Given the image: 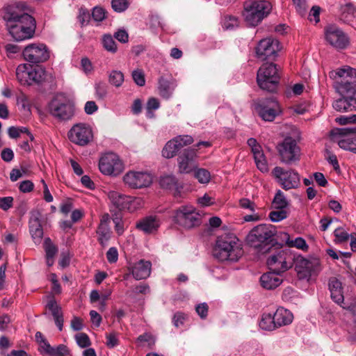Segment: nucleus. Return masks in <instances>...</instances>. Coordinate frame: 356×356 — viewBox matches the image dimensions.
<instances>
[{"label":"nucleus","instance_id":"f03ea898","mask_svg":"<svg viewBox=\"0 0 356 356\" xmlns=\"http://www.w3.org/2000/svg\"><path fill=\"white\" fill-rule=\"evenodd\" d=\"M330 77L334 80V88L341 97H355L356 94V70L338 69L330 72Z\"/></svg>","mask_w":356,"mask_h":356},{"label":"nucleus","instance_id":"6e6d98bb","mask_svg":"<svg viewBox=\"0 0 356 356\" xmlns=\"http://www.w3.org/2000/svg\"><path fill=\"white\" fill-rule=\"evenodd\" d=\"M106 12L103 8L96 6L92 10V17L95 21L102 22L106 18Z\"/></svg>","mask_w":356,"mask_h":356},{"label":"nucleus","instance_id":"2f4dec72","mask_svg":"<svg viewBox=\"0 0 356 356\" xmlns=\"http://www.w3.org/2000/svg\"><path fill=\"white\" fill-rule=\"evenodd\" d=\"M159 225L156 218L153 216H147L138 221L136 227L145 233H151L156 230Z\"/></svg>","mask_w":356,"mask_h":356},{"label":"nucleus","instance_id":"4c0bfd02","mask_svg":"<svg viewBox=\"0 0 356 356\" xmlns=\"http://www.w3.org/2000/svg\"><path fill=\"white\" fill-rule=\"evenodd\" d=\"M259 326L265 330H273L277 328L275 321H274V314H264L260 321Z\"/></svg>","mask_w":356,"mask_h":356},{"label":"nucleus","instance_id":"b1692460","mask_svg":"<svg viewBox=\"0 0 356 356\" xmlns=\"http://www.w3.org/2000/svg\"><path fill=\"white\" fill-rule=\"evenodd\" d=\"M110 216L108 213L104 214L101 219L100 223L97 229L98 234V241L102 246H105L111 237V229L109 227Z\"/></svg>","mask_w":356,"mask_h":356},{"label":"nucleus","instance_id":"bf43d9fd","mask_svg":"<svg viewBox=\"0 0 356 356\" xmlns=\"http://www.w3.org/2000/svg\"><path fill=\"white\" fill-rule=\"evenodd\" d=\"M13 197L10 196L0 197V209L3 211H8L13 207Z\"/></svg>","mask_w":356,"mask_h":356},{"label":"nucleus","instance_id":"ea45409f","mask_svg":"<svg viewBox=\"0 0 356 356\" xmlns=\"http://www.w3.org/2000/svg\"><path fill=\"white\" fill-rule=\"evenodd\" d=\"M49 280L51 283V293L49 296H53L54 297L56 295L60 294L62 292V288L57 275L55 273H51L49 275Z\"/></svg>","mask_w":356,"mask_h":356},{"label":"nucleus","instance_id":"4468645a","mask_svg":"<svg viewBox=\"0 0 356 356\" xmlns=\"http://www.w3.org/2000/svg\"><path fill=\"white\" fill-rule=\"evenodd\" d=\"M258 115L264 121L272 122L282 112L278 102L273 97L259 99L255 103Z\"/></svg>","mask_w":356,"mask_h":356},{"label":"nucleus","instance_id":"0e129e2a","mask_svg":"<svg viewBox=\"0 0 356 356\" xmlns=\"http://www.w3.org/2000/svg\"><path fill=\"white\" fill-rule=\"evenodd\" d=\"M335 121L341 125L356 123V115H351L350 116H341L337 118Z\"/></svg>","mask_w":356,"mask_h":356},{"label":"nucleus","instance_id":"9d476101","mask_svg":"<svg viewBox=\"0 0 356 356\" xmlns=\"http://www.w3.org/2000/svg\"><path fill=\"white\" fill-rule=\"evenodd\" d=\"M276 148L280 161L286 165H293L300 159V148L297 145L296 140L291 136L286 137L277 144Z\"/></svg>","mask_w":356,"mask_h":356},{"label":"nucleus","instance_id":"338daca9","mask_svg":"<svg viewBox=\"0 0 356 356\" xmlns=\"http://www.w3.org/2000/svg\"><path fill=\"white\" fill-rule=\"evenodd\" d=\"M106 346L112 348L118 344V339L117 334L115 332L109 333L106 334Z\"/></svg>","mask_w":356,"mask_h":356},{"label":"nucleus","instance_id":"2eb2a0df","mask_svg":"<svg viewBox=\"0 0 356 356\" xmlns=\"http://www.w3.org/2000/svg\"><path fill=\"white\" fill-rule=\"evenodd\" d=\"M99 168L104 175L117 176L123 171L124 165L117 154L107 153L100 159Z\"/></svg>","mask_w":356,"mask_h":356},{"label":"nucleus","instance_id":"c85d7f7f","mask_svg":"<svg viewBox=\"0 0 356 356\" xmlns=\"http://www.w3.org/2000/svg\"><path fill=\"white\" fill-rule=\"evenodd\" d=\"M177 86L175 81L163 76L159 79V93L164 99H169Z\"/></svg>","mask_w":356,"mask_h":356},{"label":"nucleus","instance_id":"f3484780","mask_svg":"<svg viewBox=\"0 0 356 356\" xmlns=\"http://www.w3.org/2000/svg\"><path fill=\"white\" fill-rule=\"evenodd\" d=\"M70 140L76 145L84 146L88 145L93 138L91 128L83 123L74 125L68 132Z\"/></svg>","mask_w":356,"mask_h":356},{"label":"nucleus","instance_id":"c9c22d12","mask_svg":"<svg viewBox=\"0 0 356 356\" xmlns=\"http://www.w3.org/2000/svg\"><path fill=\"white\" fill-rule=\"evenodd\" d=\"M46 353L51 356H66L70 355V350L65 345L60 344L56 348H54L46 342Z\"/></svg>","mask_w":356,"mask_h":356},{"label":"nucleus","instance_id":"e433bc0d","mask_svg":"<svg viewBox=\"0 0 356 356\" xmlns=\"http://www.w3.org/2000/svg\"><path fill=\"white\" fill-rule=\"evenodd\" d=\"M159 184L163 188L177 191L178 183L176 177L173 175H164L160 178Z\"/></svg>","mask_w":356,"mask_h":356},{"label":"nucleus","instance_id":"393cba45","mask_svg":"<svg viewBox=\"0 0 356 356\" xmlns=\"http://www.w3.org/2000/svg\"><path fill=\"white\" fill-rule=\"evenodd\" d=\"M30 233L35 243H40L43 237L42 225L38 213L32 214L29 220Z\"/></svg>","mask_w":356,"mask_h":356},{"label":"nucleus","instance_id":"603ef678","mask_svg":"<svg viewBox=\"0 0 356 356\" xmlns=\"http://www.w3.org/2000/svg\"><path fill=\"white\" fill-rule=\"evenodd\" d=\"M180 149L187 145L192 144L194 141L193 138L189 135H179L174 138Z\"/></svg>","mask_w":356,"mask_h":356},{"label":"nucleus","instance_id":"13d9d810","mask_svg":"<svg viewBox=\"0 0 356 356\" xmlns=\"http://www.w3.org/2000/svg\"><path fill=\"white\" fill-rule=\"evenodd\" d=\"M132 77L134 82L140 86H143L145 83V75L142 70H137L132 72Z\"/></svg>","mask_w":356,"mask_h":356},{"label":"nucleus","instance_id":"39448f33","mask_svg":"<svg viewBox=\"0 0 356 356\" xmlns=\"http://www.w3.org/2000/svg\"><path fill=\"white\" fill-rule=\"evenodd\" d=\"M271 5L265 0H247L243 3V16L250 26H256L270 12Z\"/></svg>","mask_w":356,"mask_h":356},{"label":"nucleus","instance_id":"e2e57ef3","mask_svg":"<svg viewBox=\"0 0 356 356\" xmlns=\"http://www.w3.org/2000/svg\"><path fill=\"white\" fill-rule=\"evenodd\" d=\"M238 26V19L233 16L225 17L223 26L226 29H231Z\"/></svg>","mask_w":356,"mask_h":356},{"label":"nucleus","instance_id":"5fc2aeb1","mask_svg":"<svg viewBox=\"0 0 356 356\" xmlns=\"http://www.w3.org/2000/svg\"><path fill=\"white\" fill-rule=\"evenodd\" d=\"M254 158L257 168L261 171L266 172L268 170L267 162L263 152L254 156Z\"/></svg>","mask_w":356,"mask_h":356},{"label":"nucleus","instance_id":"0eeeda50","mask_svg":"<svg viewBox=\"0 0 356 356\" xmlns=\"http://www.w3.org/2000/svg\"><path fill=\"white\" fill-rule=\"evenodd\" d=\"M280 79L278 66L273 63H264L257 71V82L263 90L276 92Z\"/></svg>","mask_w":356,"mask_h":356},{"label":"nucleus","instance_id":"20e7f679","mask_svg":"<svg viewBox=\"0 0 356 356\" xmlns=\"http://www.w3.org/2000/svg\"><path fill=\"white\" fill-rule=\"evenodd\" d=\"M49 113L60 121H68L75 114L74 102L64 92L56 93L48 105Z\"/></svg>","mask_w":356,"mask_h":356},{"label":"nucleus","instance_id":"680f3d73","mask_svg":"<svg viewBox=\"0 0 356 356\" xmlns=\"http://www.w3.org/2000/svg\"><path fill=\"white\" fill-rule=\"evenodd\" d=\"M46 82L49 83V90L53 91L57 88V79L54 72H46Z\"/></svg>","mask_w":356,"mask_h":356},{"label":"nucleus","instance_id":"3c124183","mask_svg":"<svg viewBox=\"0 0 356 356\" xmlns=\"http://www.w3.org/2000/svg\"><path fill=\"white\" fill-rule=\"evenodd\" d=\"M75 339L77 343V344L81 348H88L90 346L91 342L88 337V336L83 332L79 333L76 334Z\"/></svg>","mask_w":356,"mask_h":356},{"label":"nucleus","instance_id":"f8f14e48","mask_svg":"<svg viewBox=\"0 0 356 356\" xmlns=\"http://www.w3.org/2000/svg\"><path fill=\"white\" fill-rule=\"evenodd\" d=\"M273 174L277 183L286 191L298 188L300 185V176L294 170H285L277 166L273 170Z\"/></svg>","mask_w":356,"mask_h":356},{"label":"nucleus","instance_id":"58836bf2","mask_svg":"<svg viewBox=\"0 0 356 356\" xmlns=\"http://www.w3.org/2000/svg\"><path fill=\"white\" fill-rule=\"evenodd\" d=\"M108 81L115 87H120L124 82V74L121 71L112 70L108 75Z\"/></svg>","mask_w":356,"mask_h":356},{"label":"nucleus","instance_id":"dca6fc26","mask_svg":"<svg viewBox=\"0 0 356 356\" xmlns=\"http://www.w3.org/2000/svg\"><path fill=\"white\" fill-rule=\"evenodd\" d=\"M280 49L277 40L270 38H265L260 40L256 48L257 56L262 60H274Z\"/></svg>","mask_w":356,"mask_h":356},{"label":"nucleus","instance_id":"4be33fe9","mask_svg":"<svg viewBox=\"0 0 356 356\" xmlns=\"http://www.w3.org/2000/svg\"><path fill=\"white\" fill-rule=\"evenodd\" d=\"M46 298V308L48 309L49 312L53 317L56 325L61 331L64 321L62 308L53 296H47Z\"/></svg>","mask_w":356,"mask_h":356},{"label":"nucleus","instance_id":"a878e982","mask_svg":"<svg viewBox=\"0 0 356 356\" xmlns=\"http://www.w3.org/2000/svg\"><path fill=\"white\" fill-rule=\"evenodd\" d=\"M280 273L270 270V272L263 274L260 277L261 286L268 290L279 286L282 282V279L280 277Z\"/></svg>","mask_w":356,"mask_h":356},{"label":"nucleus","instance_id":"79ce46f5","mask_svg":"<svg viewBox=\"0 0 356 356\" xmlns=\"http://www.w3.org/2000/svg\"><path fill=\"white\" fill-rule=\"evenodd\" d=\"M335 237V243H343L347 242L350 238V234L343 228L338 227L334 231Z\"/></svg>","mask_w":356,"mask_h":356},{"label":"nucleus","instance_id":"4d7b16f0","mask_svg":"<svg viewBox=\"0 0 356 356\" xmlns=\"http://www.w3.org/2000/svg\"><path fill=\"white\" fill-rule=\"evenodd\" d=\"M137 341L142 346H143L145 343H147L150 347L155 343L154 337L149 333H144L143 334L140 335L137 338Z\"/></svg>","mask_w":356,"mask_h":356},{"label":"nucleus","instance_id":"f257e3e1","mask_svg":"<svg viewBox=\"0 0 356 356\" xmlns=\"http://www.w3.org/2000/svg\"><path fill=\"white\" fill-rule=\"evenodd\" d=\"M29 10L23 1L15 2L6 7V27L12 38L17 42L30 39L34 35L35 22L28 13Z\"/></svg>","mask_w":356,"mask_h":356},{"label":"nucleus","instance_id":"423d86ee","mask_svg":"<svg viewBox=\"0 0 356 356\" xmlns=\"http://www.w3.org/2000/svg\"><path fill=\"white\" fill-rule=\"evenodd\" d=\"M243 254L240 245L228 236L218 238L213 250L214 257L222 261H236Z\"/></svg>","mask_w":356,"mask_h":356},{"label":"nucleus","instance_id":"c03bdc74","mask_svg":"<svg viewBox=\"0 0 356 356\" xmlns=\"http://www.w3.org/2000/svg\"><path fill=\"white\" fill-rule=\"evenodd\" d=\"M103 47L111 53L117 51V44L111 35H105L102 40Z\"/></svg>","mask_w":356,"mask_h":356},{"label":"nucleus","instance_id":"bb28decb","mask_svg":"<svg viewBox=\"0 0 356 356\" xmlns=\"http://www.w3.org/2000/svg\"><path fill=\"white\" fill-rule=\"evenodd\" d=\"M333 108L339 112H351L356 110L355 97H341L333 103Z\"/></svg>","mask_w":356,"mask_h":356},{"label":"nucleus","instance_id":"49530a36","mask_svg":"<svg viewBox=\"0 0 356 356\" xmlns=\"http://www.w3.org/2000/svg\"><path fill=\"white\" fill-rule=\"evenodd\" d=\"M58 252V245L46 237V257H54Z\"/></svg>","mask_w":356,"mask_h":356},{"label":"nucleus","instance_id":"473e14b6","mask_svg":"<svg viewBox=\"0 0 356 356\" xmlns=\"http://www.w3.org/2000/svg\"><path fill=\"white\" fill-rule=\"evenodd\" d=\"M293 264L296 271L299 274L302 273L304 275H306L310 274L312 270L313 266L312 262L301 256L294 257V260L293 261Z\"/></svg>","mask_w":356,"mask_h":356},{"label":"nucleus","instance_id":"aec40b11","mask_svg":"<svg viewBox=\"0 0 356 356\" xmlns=\"http://www.w3.org/2000/svg\"><path fill=\"white\" fill-rule=\"evenodd\" d=\"M197 149L190 147L184 150L178 158V167L180 173H189L194 167V161L197 157Z\"/></svg>","mask_w":356,"mask_h":356},{"label":"nucleus","instance_id":"f704fd0d","mask_svg":"<svg viewBox=\"0 0 356 356\" xmlns=\"http://www.w3.org/2000/svg\"><path fill=\"white\" fill-rule=\"evenodd\" d=\"M178 145H180V144H177L174 138L169 140L163 148V156L166 159L174 157L180 149Z\"/></svg>","mask_w":356,"mask_h":356},{"label":"nucleus","instance_id":"ddd939ff","mask_svg":"<svg viewBox=\"0 0 356 356\" xmlns=\"http://www.w3.org/2000/svg\"><path fill=\"white\" fill-rule=\"evenodd\" d=\"M293 260L294 256L289 250H280L269 257L267 264L270 270L282 273L292 267Z\"/></svg>","mask_w":356,"mask_h":356},{"label":"nucleus","instance_id":"774afa93","mask_svg":"<svg viewBox=\"0 0 356 356\" xmlns=\"http://www.w3.org/2000/svg\"><path fill=\"white\" fill-rule=\"evenodd\" d=\"M106 258L109 263H115L118 259V252L115 248H110L106 252Z\"/></svg>","mask_w":356,"mask_h":356},{"label":"nucleus","instance_id":"a19ab883","mask_svg":"<svg viewBox=\"0 0 356 356\" xmlns=\"http://www.w3.org/2000/svg\"><path fill=\"white\" fill-rule=\"evenodd\" d=\"M272 204L275 209H284L286 207L288 202L284 193L280 190L275 194Z\"/></svg>","mask_w":356,"mask_h":356},{"label":"nucleus","instance_id":"6ab92c4d","mask_svg":"<svg viewBox=\"0 0 356 356\" xmlns=\"http://www.w3.org/2000/svg\"><path fill=\"white\" fill-rule=\"evenodd\" d=\"M124 181L130 188H141L150 186L152 177L147 172L130 171L124 176Z\"/></svg>","mask_w":356,"mask_h":356},{"label":"nucleus","instance_id":"a18cd8bd","mask_svg":"<svg viewBox=\"0 0 356 356\" xmlns=\"http://www.w3.org/2000/svg\"><path fill=\"white\" fill-rule=\"evenodd\" d=\"M195 177L202 184H207L211 179L210 172L204 168H199L195 172Z\"/></svg>","mask_w":356,"mask_h":356},{"label":"nucleus","instance_id":"72a5a7b5","mask_svg":"<svg viewBox=\"0 0 356 356\" xmlns=\"http://www.w3.org/2000/svg\"><path fill=\"white\" fill-rule=\"evenodd\" d=\"M341 19L345 22H348L356 16V7L351 3H348L340 7Z\"/></svg>","mask_w":356,"mask_h":356},{"label":"nucleus","instance_id":"8fccbe9b","mask_svg":"<svg viewBox=\"0 0 356 356\" xmlns=\"http://www.w3.org/2000/svg\"><path fill=\"white\" fill-rule=\"evenodd\" d=\"M144 201L141 197H131L129 201V207L127 208V210L133 212L142 207H143Z\"/></svg>","mask_w":356,"mask_h":356},{"label":"nucleus","instance_id":"09e8293b","mask_svg":"<svg viewBox=\"0 0 356 356\" xmlns=\"http://www.w3.org/2000/svg\"><path fill=\"white\" fill-rule=\"evenodd\" d=\"M95 94L99 99H104L108 94V86L104 82L95 84Z\"/></svg>","mask_w":356,"mask_h":356},{"label":"nucleus","instance_id":"a211bd4d","mask_svg":"<svg viewBox=\"0 0 356 356\" xmlns=\"http://www.w3.org/2000/svg\"><path fill=\"white\" fill-rule=\"evenodd\" d=\"M325 38L330 45L338 49H344L348 43L346 35L334 25H329L325 28Z\"/></svg>","mask_w":356,"mask_h":356},{"label":"nucleus","instance_id":"052dcab7","mask_svg":"<svg viewBox=\"0 0 356 356\" xmlns=\"http://www.w3.org/2000/svg\"><path fill=\"white\" fill-rule=\"evenodd\" d=\"M78 17L81 26H83L88 24L90 19V14L88 10L81 8L79 9V15Z\"/></svg>","mask_w":356,"mask_h":356},{"label":"nucleus","instance_id":"7ed1b4c3","mask_svg":"<svg viewBox=\"0 0 356 356\" xmlns=\"http://www.w3.org/2000/svg\"><path fill=\"white\" fill-rule=\"evenodd\" d=\"M275 227L271 225L261 224L254 227L246 237L247 243L260 251L266 252L274 244Z\"/></svg>","mask_w":356,"mask_h":356},{"label":"nucleus","instance_id":"412c9836","mask_svg":"<svg viewBox=\"0 0 356 356\" xmlns=\"http://www.w3.org/2000/svg\"><path fill=\"white\" fill-rule=\"evenodd\" d=\"M23 56L33 65L43 64L44 62V47L43 44H30L24 49Z\"/></svg>","mask_w":356,"mask_h":356},{"label":"nucleus","instance_id":"6e6552de","mask_svg":"<svg viewBox=\"0 0 356 356\" xmlns=\"http://www.w3.org/2000/svg\"><path fill=\"white\" fill-rule=\"evenodd\" d=\"M173 222L179 226L191 229L202 223V215L191 206H181L173 211Z\"/></svg>","mask_w":356,"mask_h":356},{"label":"nucleus","instance_id":"69168bd1","mask_svg":"<svg viewBox=\"0 0 356 356\" xmlns=\"http://www.w3.org/2000/svg\"><path fill=\"white\" fill-rule=\"evenodd\" d=\"M186 319V315L181 312H177L175 314L172 322L175 327H178L182 325Z\"/></svg>","mask_w":356,"mask_h":356},{"label":"nucleus","instance_id":"c756f323","mask_svg":"<svg viewBox=\"0 0 356 356\" xmlns=\"http://www.w3.org/2000/svg\"><path fill=\"white\" fill-rule=\"evenodd\" d=\"M329 289L332 299L338 305H341L344 300L341 283L337 278L332 277L329 280Z\"/></svg>","mask_w":356,"mask_h":356},{"label":"nucleus","instance_id":"de8ad7c7","mask_svg":"<svg viewBox=\"0 0 356 356\" xmlns=\"http://www.w3.org/2000/svg\"><path fill=\"white\" fill-rule=\"evenodd\" d=\"M129 6L128 0H112V8L118 13H122L126 10Z\"/></svg>","mask_w":356,"mask_h":356},{"label":"nucleus","instance_id":"37998d69","mask_svg":"<svg viewBox=\"0 0 356 356\" xmlns=\"http://www.w3.org/2000/svg\"><path fill=\"white\" fill-rule=\"evenodd\" d=\"M286 236H287L286 243L289 247H295L303 250L308 248V245L304 238L298 237L294 240H291L288 234H286Z\"/></svg>","mask_w":356,"mask_h":356},{"label":"nucleus","instance_id":"5701e85b","mask_svg":"<svg viewBox=\"0 0 356 356\" xmlns=\"http://www.w3.org/2000/svg\"><path fill=\"white\" fill-rule=\"evenodd\" d=\"M152 264L149 261L143 259L140 260L136 263L133 266L129 267V270L131 271L134 277L137 280H143L148 277L151 273Z\"/></svg>","mask_w":356,"mask_h":356},{"label":"nucleus","instance_id":"864d4df0","mask_svg":"<svg viewBox=\"0 0 356 356\" xmlns=\"http://www.w3.org/2000/svg\"><path fill=\"white\" fill-rule=\"evenodd\" d=\"M277 211H273L269 214V218L273 222H279L287 217V212L284 209H277Z\"/></svg>","mask_w":356,"mask_h":356},{"label":"nucleus","instance_id":"1a4fd4ad","mask_svg":"<svg viewBox=\"0 0 356 356\" xmlns=\"http://www.w3.org/2000/svg\"><path fill=\"white\" fill-rule=\"evenodd\" d=\"M16 76L22 84L38 86L44 81V64L32 65L31 68L26 65H19L16 69Z\"/></svg>","mask_w":356,"mask_h":356},{"label":"nucleus","instance_id":"cd10ccee","mask_svg":"<svg viewBox=\"0 0 356 356\" xmlns=\"http://www.w3.org/2000/svg\"><path fill=\"white\" fill-rule=\"evenodd\" d=\"M108 197L112 204L119 210L127 209L129 207V201L131 200V196L124 195L115 191L108 192Z\"/></svg>","mask_w":356,"mask_h":356},{"label":"nucleus","instance_id":"9b49d317","mask_svg":"<svg viewBox=\"0 0 356 356\" xmlns=\"http://www.w3.org/2000/svg\"><path fill=\"white\" fill-rule=\"evenodd\" d=\"M330 136L341 148L356 154V126L334 129L330 131Z\"/></svg>","mask_w":356,"mask_h":356},{"label":"nucleus","instance_id":"7c9ffc66","mask_svg":"<svg viewBox=\"0 0 356 356\" xmlns=\"http://www.w3.org/2000/svg\"><path fill=\"white\" fill-rule=\"evenodd\" d=\"M293 318V314L283 307L278 308L274 313V321L277 327L289 325L291 323Z\"/></svg>","mask_w":356,"mask_h":356}]
</instances>
